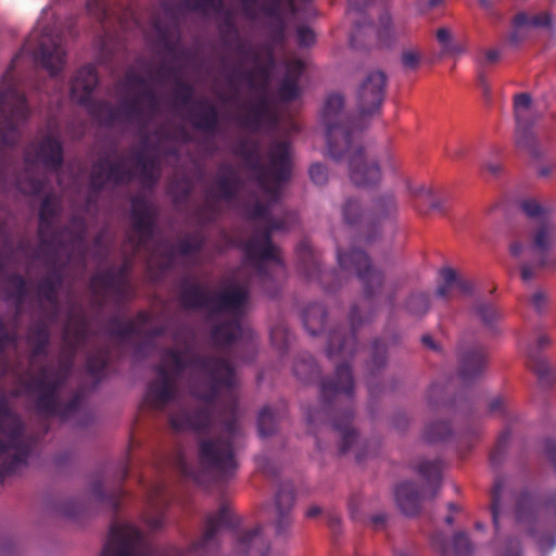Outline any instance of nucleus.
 Listing matches in <instances>:
<instances>
[{
  "label": "nucleus",
  "instance_id": "obj_38",
  "mask_svg": "<svg viewBox=\"0 0 556 556\" xmlns=\"http://www.w3.org/2000/svg\"><path fill=\"white\" fill-rule=\"evenodd\" d=\"M431 542L433 547L443 556H448L451 554L450 544L442 533H435L432 536ZM472 549V543L465 532H457L454 534L452 539V553L455 556H470Z\"/></svg>",
  "mask_w": 556,
  "mask_h": 556
},
{
  "label": "nucleus",
  "instance_id": "obj_40",
  "mask_svg": "<svg viewBox=\"0 0 556 556\" xmlns=\"http://www.w3.org/2000/svg\"><path fill=\"white\" fill-rule=\"evenodd\" d=\"M149 505L152 513L147 516L146 521L152 530H157L164 525L165 511L168 505V497L163 484L153 486L149 494Z\"/></svg>",
  "mask_w": 556,
  "mask_h": 556
},
{
  "label": "nucleus",
  "instance_id": "obj_39",
  "mask_svg": "<svg viewBox=\"0 0 556 556\" xmlns=\"http://www.w3.org/2000/svg\"><path fill=\"white\" fill-rule=\"evenodd\" d=\"M136 176L148 186H153L160 177V163L155 155H148L144 149L134 152Z\"/></svg>",
  "mask_w": 556,
  "mask_h": 556
},
{
  "label": "nucleus",
  "instance_id": "obj_17",
  "mask_svg": "<svg viewBox=\"0 0 556 556\" xmlns=\"http://www.w3.org/2000/svg\"><path fill=\"white\" fill-rule=\"evenodd\" d=\"M131 230L136 236L128 235L134 254L144 249L154 237L157 210L148 199L135 195L130 201Z\"/></svg>",
  "mask_w": 556,
  "mask_h": 556
},
{
  "label": "nucleus",
  "instance_id": "obj_18",
  "mask_svg": "<svg viewBox=\"0 0 556 556\" xmlns=\"http://www.w3.org/2000/svg\"><path fill=\"white\" fill-rule=\"evenodd\" d=\"M60 210V203L54 194H46L39 208L38 238L39 248L47 254V264L49 265L55 263V248L62 247L60 233L55 228Z\"/></svg>",
  "mask_w": 556,
  "mask_h": 556
},
{
  "label": "nucleus",
  "instance_id": "obj_41",
  "mask_svg": "<svg viewBox=\"0 0 556 556\" xmlns=\"http://www.w3.org/2000/svg\"><path fill=\"white\" fill-rule=\"evenodd\" d=\"M303 63L299 60L288 65L287 73L278 87V96L283 102H292L300 97L299 78L303 72Z\"/></svg>",
  "mask_w": 556,
  "mask_h": 556
},
{
  "label": "nucleus",
  "instance_id": "obj_22",
  "mask_svg": "<svg viewBox=\"0 0 556 556\" xmlns=\"http://www.w3.org/2000/svg\"><path fill=\"white\" fill-rule=\"evenodd\" d=\"M260 72L264 74V81L260 86L262 94L258 97L257 102L250 105L247 113L241 115L238 119L239 126L250 132H257L264 124L276 125L278 122L277 113L267 96V72L264 68Z\"/></svg>",
  "mask_w": 556,
  "mask_h": 556
},
{
  "label": "nucleus",
  "instance_id": "obj_34",
  "mask_svg": "<svg viewBox=\"0 0 556 556\" xmlns=\"http://www.w3.org/2000/svg\"><path fill=\"white\" fill-rule=\"evenodd\" d=\"M394 497L403 514L414 516L419 513L421 502L426 497V494L415 483L404 481L395 486Z\"/></svg>",
  "mask_w": 556,
  "mask_h": 556
},
{
  "label": "nucleus",
  "instance_id": "obj_50",
  "mask_svg": "<svg viewBox=\"0 0 556 556\" xmlns=\"http://www.w3.org/2000/svg\"><path fill=\"white\" fill-rule=\"evenodd\" d=\"M205 245V238L201 232L188 235L176 244L178 255L190 256L200 253Z\"/></svg>",
  "mask_w": 556,
  "mask_h": 556
},
{
  "label": "nucleus",
  "instance_id": "obj_25",
  "mask_svg": "<svg viewBox=\"0 0 556 556\" xmlns=\"http://www.w3.org/2000/svg\"><path fill=\"white\" fill-rule=\"evenodd\" d=\"M395 343H397V337L393 334L390 338H376L369 346V355L365 365V370L366 382L370 395H375L376 388L378 387L376 380L387 366L389 345H393Z\"/></svg>",
  "mask_w": 556,
  "mask_h": 556
},
{
  "label": "nucleus",
  "instance_id": "obj_5",
  "mask_svg": "<svg viewBox=\"0 0 556 556\" xmlns=\"http://www.w3.org/2000/svg\"><path fill=\"white\" fill-rule=\"evenodd\" d=\"M232 527V514L228 504L224 503L216 513L206 517L202 536L184 551L176 546L155 547L135 526H113L101 556H217L219 531Z\"/></svg>",
  "mask_w": 556,
  "mask_h": 556
},
{
  "label": "nucleus",
  "instance_id": "obj_36",
  "mask_svg": "<svg viewBox=\"0 0 556 556\" xmlns=\"http://www.w3.org/2000/svg\"><path fill=\"white\" fill-rule=\"evenodd\" d=\"M64 274L61 267H52L36 287L39 299L45 300L54 307L53 318L58 315L59 290L63 285Z\"/></svg>",
  "mask_w": 556,
  "mask_h": 556
},
{
  "label": "nucleus",
  "instance_id": "obj_15",
  "mask_svg": "<svg viewBox=\"0 0 556 556\" xmlns=\"http://www.w3.org/2000/svg\"><path fill=\"white\" fill-rule=\"evenodd\" d=\"M74 354L60 362L58 369H52L48 365L38 368L37 374L33 375L24 382L27 394L38 393V405L41 409L53 410L56 403V392L66 383L74 364Z\"/></svg>",
  "mask_w": 556,
  "mask_h": 556
},
{
  "label": "nucleus",
  "instance_id": "obj_61",
  "mask_svg": "<svg viewBox=\"0 0 556 556\" xmlns=\"http://www.w3.org/2000/svg\"><path fill=\"white\" fill-rule=\"evenodd\" d=\"M175 463L177 470L185 479L191 480L199 485L203 484L202 475L187 462L182 453L177 454Z\"/></svg>",
  "mask_w": 556,
  "mask_h": 556
},
{
  "label": "nucleus",
  "instance_id": "obj_51",
  "mask_svg": "<svg viewBox=\"0 0 556 556\" xmlns=\"http://www.w3.org/2000/svg\"><path fill=\"white\" fill-rule=\"evenodd\" d=\"M551 22V15L546 12H542L533 16H529L526 12H519L514 16L511 25L515 28H522L526 26L539 28L548 27Z\"/></svg>",
  "mask_w": 556,
  "mask_h": 556
},
{
  "label": "nucleus",
  "instance_id": "obj_47",
  "mask_svg": "<svg viewBox=\"0 0 556 556\" xmlns=\"http://www.w3.org/2000/svg\"><path fill=\"white\" fill-rule=\"evenodd\" d=\"M516 144L519 149L527 151L533 157L542 155L539 142L531 131V126L528 122L520 125L516 124Z\"/></svg>",
  "mask_w": 556,
  "mask_h": 556
},
{
  "label": "nucleus",
  "instance_id": "obj_64",
  "mask_svg": "<svg viewBox=\"0 0 556 556\" xmlns=\"http://www.w3.org/2000/svg\"><path fill=\"white\" fill-rule=\"evenodd\" d=\"M28 343H50V331L43 320L35 321L28 330Z\"/></svg>",
  "mask_w": 556,
  "mask_h": 556
},
{
  "label": "nucleus",
  "instance_id": "obj_53",
  "mask_svg": "<svg viewBox=\"0 0 556 556\" xmlns=\"http://www.w3.org/2000/svg\"><path fill=\"white\" fill-rule=\"evenodd\" d=\"M505 481L503 477H497L494 481V485L491 492V514L492 521L496 529H498V520L501 515L503 514V490H504Z\"/></svg>",
  "mask_w": 556,
  "mask_h": 556
},
{
  "label": "nucleus",
  "instance_id": "obj_20",
  "mask_svg": "<svg viewBox=\"0 0 556 556\" xmlns=\"http://www.w3.org/2000/svg\"><path fill=\"white\" fill-rule=\"evenodd\" d=\"M136 177L134 168L126 167L123 161H111L109 157H99L92 165L89 177L90 192L98 195L106 184L124 185Z\"/></svg>",
  "mask_w": 556,
  "mask_h": 556
},
{
  "label": "nucleus",
  "instance_id": "obj_43",
  "mask_svg": "<svg viewBox=\"0 0 556 556\" xmlns=\"http://www.w3.org/2000/svg\"><path fill=\"white\" fill-rule=\"evenodd\" d=\"M286 403H280L279 407L273 409L270 406H265L258 414L257 428L262 438H266L275 433L277 424L286 415Z\"/></svg>",
  "mask_w": 556,
  "mask_h": 556
},
{
  "label": "nucleus",
  "instance_id": "obj_45",
  "mask_svg": "<svg viewBox=\"0 0 556 556\" xmlns=\"http://www.w3.org/2000/svg\"><path fill=\"white\" fill-rule=\"evenodd\" d=\"M30 396H35V407L38 414L45 416H58L62 419H67L71 415L78 410L81 403V395L79 393H75L70 401L63 403L60 397V392H56V403L55 408L53 410H45L41 409L38 405V393L29 394Z\"/></svg>",
  "mask_w": 556,
  "mask_h": 556
},
{
  "label": "nucleus",
  "instance_id": "obj_54",
  "mask_svg": "<svg viewBox=\"0 0 556 556\" xmlns=\"http://www.w3.org/2000/svg\"><path fill=\"white\" fill-rule=\"evenodd\" d=\"M109 364V352L104 349L90 353L87 357L86 369L92 378H99Z\"/></svg>",
  "mask_w": 556,
  "mask_h": 556
},
{
  "label": "nucleus",
  "instance_id": "obj_48",
  "mask_svg": "<svg viewBox=\"0 0 556 556\" xmlns=\"http://www.w3.org/2000/svg\"><path fill=\"white\" fill-rule=\"evenodd\" d=\"M293 371L298 379L305 383L314 381L320 374L319 366L309 353L299 355Z\"/></svg>",
  "mask_w": 556,
  "mask_h": 556
},
{
  "label": "nucleus",
  "instance_id": "obj_6",
  "mask_svg": "<svg viewBox=\"0 0 556 556\" xmlns=\"http://www.w3.org/2000/svg\"><path fill=\"white\" fill-rule=\"evenodd\" d=\"M337 260L343 271L356 275L362 283L364 300L370 305V309L365 316L361 315L357 305H353L349 314V330L338 327L328 333L327 356L329 358L341 356L352 359L358 348L356 332L362 326L374 320L377 314V308L374 306V298L381 291L386 277L381 269L372 265L369 255L363 250L353 248L348 252H343L341 249H338Z\"/></svg>",
  "mask_w": 556,
  "mask_h": 556
},
{
  "label": "nucleus",
  "instance_id": "obj_58",
  "mask_svg": "<svg viewBox=\"0 0 556 556\" xmlns=\"http://www.w3.org/2000/svg\"><path fill=\"white\" fill-rule=\"evenodd\" d=\"M7 280L10 285L9 296L13 299L18 305H21L28 294L27 282L25 278L20 274H11L8 276Z\"/></svg>",
  "mask_w": 556,
  "mask_h": 556
},
{
  "label": "nucleus",
  "instance_id": "obj_10",
  "mask_svg": "<svg viewBox=\"0 0 556 556\" xmlns=\"http://www.w3.org/2000/svg\"><path fill=\"white\" fill-rule=\"evenodd\" d=\"M64 163V149L59 137L43 135L39 140L30 142L24 151V174L17 179L21 192L38 195L45 189V180L34 175L33 169L40 165L48 173H58Z\"/></svg>",
  "mask_w": 556,
  "mask_h": 556
},
{
  "label": "nucleus",
  "instance_id": "obj_9",
  "mask_svg": "<svg viewBox=\"0 0 556 556\" xmlns=\"http://www.w3.org/2000/svg\"><path fill=\"white\" fill-rule=\"evenodd\" d=\"M154 77L157 80L176 78V88L173 91V97L177 108L186 110V119L194 129L205 135L215 136L218 132L220 118L217 108L206 99L193 100L194 88L178 77V72L175 67L162 63L154 71Z\"/></svg>",
  "mask_w": 556,
  "mask_h": 556
},
{
  "label": "nucleus",
  "instance_id": "obj_33",
  "mask_svg": "<svg viewBox=\"0 0 556 556\" xmlns=\"http://www.w3.org/2000/svg\"><path fill=\"white\" fill-rule=\"evenodd\" d=\"M240 179L235 168L229 164H222L218 167V175L215 179V188L208 189V194L216 199L230 202L238 195Z\"/></svg>",
  "mask_w": 556,
  "mask_h": 556
},
{
  "label": "nucleus",
  "instance_id": "obj_31",
  "mask_svg": "<svg viewBox=\"0 0 556 556\" xmlns=\"http://www.w3.org/2000/svg\"><path fill=\"white\" fill-rule=\"evenodd\" d=\"M90 334V323L85 312L72 311L64 326V341L73 353L86 344Z\"/></svg>",
  "mask_w": 556,
  "mask_h": 556
},
{
  "label": "nucleus",
  "instance_id": "obj_52",
  "mask_svg": "<svg viewBox=\"0 0 556 556\" xmlns=\"http://www.w3.org/2000/svg\"><path fill=\"white\" fill-rule=\"evenodd\" d=\"M451 435V425L446 421H431L426 425L424 430V438L429 443L443 442Z\"/></svg>",
  "mask_w": 556,
  "mask_h": 556
},
{
  "label": "nucleus",
  "instance_id": "obj_27",
  "mask_svg": "<svg viewBox=\"0 0 556 556\" xmlns=\"http://www.w3.org/2000/svg\"><path fill=\"white\" fill-rule=\"evenodd\" d=\"M294 505V491L291 484L282 483L275 496V518L273 520L277 536L289 535L293 522L292 508Z\"/></svg>",
  "mask_w": 556,
  "mask_h": 556
},
{
  "label": "nucleus",
  "instance_id": "obj_35",
  "mask_svg": "<svg viewBox=\"0 0 556 556\" xmlns=\"http://www.w3.org/2000/svg\"><path fill=\"white\" fill-rule=\"evenodd\" d=\"M236 551L241 556H267L270 543L263 535V528L257 526L238 536Z\"/></svg>",
  "mask_w": 556,
  "mask_h": 556
},
{
  "label": "nucleus",
  "instance_id": "obj_1",
  "mask_svg": "<svg viewBox=\"0 0 556 556\" xmlns=\"http://www.w3.org/2000/svg\"><path fill=\"white\" fill-rule=\"evenodd\" d=\"M187 368L195 370L203 378L192 388V394L204 405L179 407L169 414V426L176 431L208 432L213 406L218 394L226 391L227 396L219 410L223 437L200 440L198 456L200 464L206 470L215 473L220 480L230 479L238 468L233 443L240 434V427L238 397L235 393V369L226 358L198 354L185 355L174 348L164 349L161 363L154 367L157 377L149 382L144 401L153 409H164L175 400L178 380Z\"/></svg>",
  "mask_w": 556,
  "mask_h": 556
},
{
  "label": "nucleus",
  "instance_id": "obj_60",
  "mask_svg": "<svg viewBox=\"0 0 556 556\" xmlns=\"http://www.w3.org/2000/svg\"><path fill=\"white\" fill-rule=\"evenodd\" d=\"M68 232L76 243H84L87 235V224L84 217L73 215L67 227L63 229Z\"/></svg>",
  "mask_w": 556,
  "mask_h": 556
},
{
  "label": "nucleus",
  "instance_id": "obj_55",
  "mask_svg": "<svg viewBox=\"0 0 556 556\" xmlns=\"http://www.w3.org/2000/svg\"><path fill=\"white\" fill-rule=\"evenodd\" d=\"M441 282L439 283L435 295L448 301L451 300L455 292V270L451 267H444L440 270Z\"/></svg>",
  "mask_w": 556,
  "mask_h": 556
},
{
  "label": "nucleus",
  "instance_id": "obj_19",
  "mask_svg": "<svg viewBox=\"0 0 556 556\" xmlns=\"http://www.w3.org/2000/svg\"><path fill=\"white\" fill-rule=\"evenodd\" d=\"M458 375L464 383H472L482 377L486 369L485 348L471 334H463L458 349Z\"/></svg>",
  "mask_w": 556,
  "mask_h": 556
},
{
  "label": "nucleus",
  "instance_id": "obj_8",
  "mask_svg": "<svg viewBox=\"0 0 556 556\" xmlns=\"http://www.w3.org/2000/svg\"><path fill=\"white\" fill-rule=\"evenodd\" d=\"M17 53L3 75V89L0 90V181L4 180L14 167V148L21 139L20 124L28 117L29 108L24 93L18 89L14 77Z\"/></svg>",
  "mask_w": 556,
  "mask_h": 556
},
{
  "label": "nucleus",
  "instance_id": "obj_4",
  "mask_svg": "<svg viewBox=\"0 0 556 556\" xmlns=\"http://www.w3.org/2000/svg\"><path fill=\"white\" fill-rule=\"evenodd\" d=\"M344 98L330 93L321 110V123L326 128L329 156L336 161L348 160L351 181L358 187H371L381 178L376 160L369 159L359 144L361 122L344 112Z\"/></svg>",
  "mask_w": 556,
  "mask_h": 556
},
{
  "label": "nucleus",
  "instance_id": "obj_11",
  "mask_svg": "<svg viewBox=\"0 0 556 556\" xmlns=\"http://www.w3.org/2000/svg\"><path fill=\"white\" fill-rule=\"evenodd\" d=\"M397 211L393 194L386 193L374 199L370 208H364L355 197L346 198L341 213L345 224L364 232V241L372 243L381 236L382 224Z\"/></svg>",
  "mask_w": 556,
  "mask_h": 556
},
{
  "label": "nucleus",
  "instance_id": "obj_23",
  "mask_svg": "<svg viewBox=\"0 0 556 556\" xmlns=\"http://www.w3.org/2000/svg\"><path fill=\"white\" fill-rule=\"evenodd\" d=\"M296 258L300 271L309 281H316L327 291L336 288L334 283L328 280V277L337 278L338 274L333 270L326 271L321 268L320 256L306 240L300 242L296 248Z\"/></svg>",
  "mask_w": 556,
  "mask_h": 556
},
{
  "label": "nucleus",
  "instance_id": "obj_13",
  "mask_svg": "<svg viewBox=\"0 0 556 556\" xmlns=\"http://www.w3.org/2000/svg\"><path fill=\"white\" fill-rule=\"evenodd\" d=\"M0 432L8 438L7 442L0 439V455H5L9 451L14 452L0 466V477L5 479L27 466L31 446L23 437L22 419L11 410L4 396H0Z\"/></svg>",
  "mask_w": 556,
  "mask_h": 556
},
{
  "label": "nucleus",
  "instance_id": "obj_62",
  "mask_svg": "<svg viewBox=\"0 0 556 556\" xmlns=\"http://www.w3.org/2000/svg\"><path fill=\"white\" fill-rule=\"evenodd\" d=\"M271 344L280 352L288 349L290 342V333L283 323L277 324L270 329Z\"/></svg>",
  "mask_w": 556,
  "mask_h": 556
},
{
  "label": "nucleus",
  "instance_id": "obj_49",
  "mask_svg": "<svg viewBox=\"0 0 556 556\" xmlns=\"http://www.w3.org/2000/svg\"><path fill=\"white\" fill-rule=\"evenodd\" d=\"M404 308L414 317L425 316L430 308L429 295L425 292H412L405 300Z\"/></svg>",
  "mask_w": 556,
  "mask_h": 556
},
{
  "label": "nucleus",
  "instance_id": "obj_16",
  "mask_svg": "<svg viewBox=\"0 0 556 556\" xmlns=\"http://www.w3.org/2000/svg\"><path fill=\"white\" fill-rule=\"evenodd\" d=\"M549 506L554 507L556 514V493L545 500L535 492L523 490L518 494L515 502L517 521L526 528L531 536L540 542L539 533L547 529Z\"/></svg>",
  "mask_w": 556,
  "mask_h": 556
},
{
  "label": "nucleus",
  "instance_id": "obj_2",
  "mask_svg": "<svg viewBox=\"0 0 556 556\" xmlns=\"http://www.w3.org/2000/svg\"><path fill=\"white\" fill-rule=\"evenodd\" d=\"M233 153L242 160L260 190L268 198L266 203L255 199L243 204L248 219L266 222L264 228L254 229L244 245V253L253 264L262 288L274 298L278 293L277 279L285 274V265L271 236L274 231L289 229L296 222V214L293 212H286L282 218L270 215L271 207L281 197L280 184L289 180L291 175L290 144L287 141H273L267 152V165L262 162L261 147L256 140H239Z\"/></svg>",
  "mask_w": 556,
  "mask_h": 556
},
{
  "label": "nucleus",
  "instance_id": "obj_14",
  "mask_svg": "<svg viewBox=\"0 0 556 556\" xmlns=\"http://www.w3.org/2000/svg\"><path fill=\"white\" fill-rule=\"evenodd\" d=\"M131 266V262L125 260L118 267L105 268L90 277L89 288L96 296L92 301L96 307L102 308L105 305L109 292L118 308L135 296L136 291L129 280Z\"/></svg>",
  "mask_w": 556,
  "mask_h": 556
},
{
  "label": "nucleus",
  "instance_id": "obj_63",
  "mask_svg": "<svg viewBox=\"0 0 556 556\" xmlns=\"http://www.w3.org/2000/svg\"><path fill=\"white\" fill-rule=\"evenodd\" d=\"M532 99L529 93H519L515 97L514 109L516 124L520 125L528 122V113L531 108Z\"/></svg>",
  "mask_w": 556,
  "mask_h": 556
},
{
  "label": "nucleus",
  "instance_id": "obj_32",
  "mask_svg": "<svg viewBox=\"0 0 556 556\" xmlns=\"http://www.w3.org/2000/svg\"><path fill=\"white\" fill-rule=\"evenodd\" d=\"M212 313H239L249 299V290L245 286L235 285L229 289L213 294Z\"/></svg>",
  "mask_w": 556,
  "mask_h": 556
},
{
  "label": "nucleus",
  "instance_id": "obj_57",
  "mask_svg": "<svg viewBox=\"0 0 556 556\" xmlns=\"http://www.w3.org/2000/svg\"><path fill=\"white\" fill-rule=\"evenodd\" d=\"M214 195H210L208 191L205 192V203L197 210V217L203 224L214 223L219 214V205Z\"/></svg>",
  "mask_w": 556,
  "mask_h": 556
},
{
  "label": "nucleus",
  "instance_id": "obj_56",
  "mask_svg": "<svg viewBox=\"0 0 556 556\" xmlns=\"http://www.w3.org/2000/svg\"><path fill=\"white\" fill-rule=\"evenodd\" d=\"M91 493L98 502L108 503L112 507L114 513H117L119 510L122 500L124 497L123 490L119 489L115 493L106 494V492L104 491V489L102 486V483L99 481H96L92 483Z\"/></svg>",
  "mask_w": 556,
  "mask_h": 556
},
{
  "label": "nucleus",
  "instance_id": "obj_28",
  "mask_svg": "<svg viewBox=\"0 0 556 556\" xmlns=\"http://www.w3.org/2000/svg\"><path fill=\"white\" fill-rule=\"evenodd\" d=\"M211 339L217 346L225 348L235 343L236 341H247L254 348V332L250 329H244L238 317L215 325L211 331Z\"/></svg>",
  "mask_w": 556,
  "mask_h": 556
},
{
  "label": "nucleus",
  "instance_id": "obj_3",
  "mask_svg": "<svg viewBox=\"0 0 556 556\" xmlns=\"http://www.w3.org/2000/svg\"><path fill=\"white\" fill-rule=\"evenodd\" d=\"M319 396V407L306 410L307 424L315 435L316 446L320 451L327 450L319 433L333 430L340 435L339 452L345 454L358 439L357 431L352 427L354 376L350 363L338 365L333 377L320 381Z\"/></svg>",
  "mask_w": 556,
  "mask_h": 556
},
{
  "label": "nucleus",
  "instance_id": "obj_12",
  "mask_svg": "<svg viewBox=\"0 0 556 556\" xmlns=\"http://www.w3.org/2000/svg\"><path fill=\"white\" fill-rule=\"evenodd\" d=\"M521 212L530 219V242L528 249L536 255L538 265L551 268L556 264L549 254L556 241V226L551 218V208L535 198H525L519 201Z\"/></svg>",
  "mask_w": 556,
  "mask_h": 556
},
{
  "label": "nucleus",
  "instance_id": "obj_59",
  "mask_svg": "<svg viewBox=\"0 0 556 556\" xmlns=\"http://www.w3.org/2000/svg\"><path fill=\"white\" fill-rule=\"evenodd\" d=\"M511 437V431L509 429H505L498 437L495 446L493 447L490 454V463L494 467H498L502 465L506 450L508 447L509 441Z\"/></svg>",
  "mask_w": 556,
  "mask_h": 556
},
{
  "label": "nucleus",
  "instance_id": "obj_21",
  "mask_svg": "<svg viewBox=\"0 0 556 556\" xmlns=\"http://www.w3.org/2000/svg\"><path fill=\"white\" fill-rule=\"evenodd\" d=\"M388 77L380 70L367 73L358 86L356 100L359 114L369 116L378 113L384 101Z\"/></svg>",
  "mask_w": 556,
  "mask_h": 556
},
{
  "label": "nucleus",
  "instance_id": "obj_24",
  "mask_svg": "<svg viewBox=\"0 0 556 556\" xmlns=\"http://www.w3.org/2000/svg\"><path fill=\"white\" fill-rule=\"evenodd\" d=\"M184 5L190 11L207 14L210 11L222 13L218 24L220 40L227 47H231V41L239 37V30L235 22L233 13L229 10L224 11L223 0H185Z\"/></svg>",
  "mask_w": 556,
  "mask_h": 556
},
{
  "label": "nucleus",
  "instance_id": "obj_42",
  "mask_svg": "<svg viewBox=\"0 0 556 556\" xmlns=\"http://www.w3.org/2000/svg\"><path fill=\"white\" fill-rule=\"evenodd\" d=\"M410 193L418 199L416 208L419 213L426 214L429 212L445 213V201L438 198L430 187L425 185L410 188Z\"/></svg>",
  "mask_w": 556,
  "mask_h": 556
},
{
  "label": "nucleus",
  "instance_id": "obj_44",
  "mask_svg": "<svg viewBox=\"0 0 556 556\" xmlns=\"http://www.w3.org/2000/svg\"><path fill=\"white\" fill-rule=\"evenodd\" d=\"M415 470L424 478L431 488L430 497L437 496L441 483L442 462L439 458L433 460H420Z\"/></svg>",
  "mask_w": 556,
  "mask_h": 556
},
{
  "label": "nucleus",
  "instance_id": "obj_46",
  "mask_svg": "<svg viewBox=\"0 0 556 556\" xmlns=\"http://www.w3.org/2000/svg\"><path fill=\"white\" fill-rule=\"evenodd\" d=\"M327 311L321 303H312L303 312V325L311 336H317L324 328Z\"/></svg>",
  "mask_w": 556,
  "mask_h": 556
},
{
  "label": "nucleus",
  "instance_id": "obj_37",
  "mask_svg": "<svg viewBox=\"0 0 556 556\" xmlns=\"http://www.w3.org/2000/svg\"><path fill=\"white\" fill-rule=\"evenodd\" d=\"M65 51L63 47L51 40L50 45L40 42L36 60L49 72L51 76H56L62 72L65 65Z\"/></svg>",
  "mask_w": 556,
  "mask_h": 556
},
{
  "label": "nucleus",
  "instance_id": "obj_7",
  "mask_svg": "<svg viewBox=\"0 0 556 556\" xmlns=\"http://www.w3.org/2000/svg\"><path fill=\"white\" fill-rule=\"evenodd\" d=\"M98 83L96 67L92 64L84 65L77 71L72 80V100L85 106L89 114L104 127L136 125L140 129L147 128L149 119L157 112L160 105L159 98L152 87L148 84L141 87V98L147 102L146 108L141 105L140 98H126L121 100L117 106H114L108 101L91 98Z\"/></svg>",
  "mask_w": 556,
  "mask_h": 556
},
{
  "label": "nucleus",
  "instance_id": "obj_30",
  "mask_svg": "<svg viewBox=\"0 0 556 556\" xmlns=\"http://www.w3.org/2000/svg\"><path fill=\"white\" fill-rule=\"evenodd\" d=\"M548 344L549 339L546 336H540L536 344L530 346L527 351L528 366L535 374L542 388H549L556 382V372L539 353V350L544 349Z\"/></svg>",
  "mask_w": 556,
  "mask_h": 556
},
{
  "label": "nucleus",
  "instance_id": "obj_26",
  "mask_svg": "<svg viewBox=\"0 0 556 556\" xmlns=\"http://www.w3.org/2000/svg\"><path fill=\"white\" fill-rule=\"evenodd\" d=\"M213 294L203 285L190 277H182L178 282V302L185 311L211 309Z\"/></svg>",
  "mask_w": 556,
  "mask_h": 556
},
{
  "label": "nucleus",
  "instance_id": "obj_29",
  "mask_svg": "<svg viewBox=\"0 0 556 556\" xmlns=\"http://www.w3.org/2000/svg\"><path fill=\"white\" fill-rule=\"evenodd\" d=\"M470 314L490 336L501 333V323L504 318L502 309L492 301L477 298L470 306Z\"/></svg>",
  "mask_w": 556,
  "mask_h": 556
}]
</instances>
